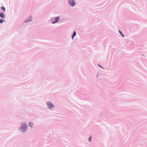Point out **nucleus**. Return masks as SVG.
<instances>
[{"instance_id":"1","label":"nucleus","mask_w":147,"mask_h":147,"mask_svg":"<svg viewBox=\"0 0 147 147\" xmlns=\"http://www.w3.org/2000/svg\"><path fill=\"white\" fill-rule=\"evenodd\" d=\"M27 124H25L24 123H22V131L23 132H24L25 131V130H25L26 128L27 127Z\"/></svg>"},{"instance_id":"2","label":"nucleus","mask_w":147,"mask_h":147,"mask_svg":"<svg viewBox=\"0 0 147 147\" xmlns=\"http://www.w3.org/2000/svg\"><path fill=\"white\" fill-rule=\"evenodd\" d=\"M47 104L49 106V107L51 109L54 107V106L53 104L50 102H47Z\"/></svg>"},{"instance_id":"3","label":"nucleus","mask_w":147,"mask_h":147,"mask_svg":"<svg viewBox=\"0 0 147 147\" xmlns=\"http://www.w3.org/2000/svg\"><path fill=\"white\" fill-rule=\"evenodd\" d=\"M69 4L71 6H74L75 5V3H74V0H69Z\"/></svg>"},{"instance_id":"4","label":"nucleus","mask_w":147,"mask_h":147,"mask_svg":"<svg viewBox=\"0 0 147 147\" xmlns=\"http://www.w3.org/2000/svg\"><path fill=\"white\" fill-rule=\"evenodd\" d=\"M59 17H57L55 18V21L54 22H53V24H54L56 22H57L59 21Z\"/></svg>"},{"instance_id":"5","label":"nucleus","mask_w":147,"mask_h":147,"mask_svg":"<svg viewBox=\"0 0 147 147\" xmlns=\"http://www.w3.org/2000/svg\"><path fill=\"white\" fill-rule=\"evenodd\" d=\"M0 17L3 18H4L5 17V15L4 13H0Z\"/></svg>"},{"instance_id":"6","label":"nucleus","mask_w":147,"mask_h":147,"mask_svg":"<svg viewBox=\"0 0 147 147\" xmlns=\"http://www.w3.org/2000/svg\"><path fill=\"white\" fill-rule=\"evenodd\" d=\"M76 33L75 31H74L73 34L72 35V38L73 39L74 37L76 35Z\"/></svg>"},{"instance_id":"7","label":"nucleus","mask_w":147,"mask_h":147,"mask_svg":"<svg viewBox=\"0 0 147 147\" xmlns=\"http://www.w3.org/2000/svg\"><path fill=\"white\" fill-rule=\"evenodd\" d=\"M29 126L32 127L33 126V123L30 122L29 124Z\"/></svg>"},{"instance_id":"8","label":"nucleus","mask_w":147,"mask_h":147,"mask_svg":"<svg viewBox=\"0 0 147 147\" xmlns=\"http://www.w3.org/2000/svg\"><path fill=\"white\" fill-rule=\"evenodd\" d=\"M1 9L2 10H3L4 11H5V8L4 7H1Z\"/></svg>"},{"instance_id":"9","label":"nucleus","mask_w":147,"mask_h":147,"mask_svg":"<svg viewBox=\"0 0 147 147\" xmlns=\"http://www.w3.org/2000/svg\"><path fill=\"white\" fill-rule=\"evenodd\" d=\"M119 32L120 33V34H121V35L123 37H124V35L123 34L122 32L120 30H119Z\"/></svg>"},{"instance_id":"10","label":"nucleus","mask_w":147,"mask_h":147,"mask_svg":"<svg viewBox=\"0 0 147 147\" xmlns=\"http://www.w3.org/2000/svg\"><path fill=\"white\" fill-rule=\"evenodd\" d=\"M3 22V20H2V19H0V23H2Z\"/></svg>"},{"instance_id":"11","label":"nucleus","mask_w":147,"mask_h":147,"mask_svg":"<svg viewBox=\"0 0 147 147\" xmlns=\"http://www.w3.org/2000/svg\"><path fill=\"white\" fill-rule=\"evenodd\" d=\"M88 140H89V142H91V136H90Z\"/></svg>"},{"instance_id":"12","label":"nucleus","mask_w":147,"mask_h":147,"mask_svg":"<svg viewBox=\"0 0 147 147\" xmlns=\"http://www.w3.org/2000/svg\"><path fill=\"white\" fill-rule=\"evenodd\" d=\"M98 65H99V66H100V67H101V66H100V65H99L98 64Z\"/></svg>"}]
</instances>
